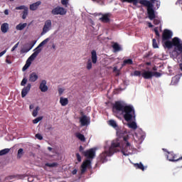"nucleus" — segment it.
<instances>
[{
	"label": "nucleus",
	"mask_w": 182,
	"mask_h": 182,
	"mask_svg": "<svg viewBox=\"0 0 182 182\" xmlns=\"http://www.w3.org/2000/svg\"><path fill=\"white\" fill-rule=\"evenodd\" d=\"M6 53V50H4L1 53H0V58H2V55Z\"/></svg>",
	"instance_id": "45"
},
{
	"label": "nucleus",
	"mask_w": 182,
	"mask_h": 182,
	"mask_svg": "<svg viewBox=\"0 0 182 182\" xmlns=\"http://www.w3.org/2000/svg\"><path fill=\"white\" fill-rule=\"evenodd\" d=\"M52 29V20H47L44 23V26L43 27V31L41 33V36H43V35H46L49 31Z\"/></svg>",
	"instance_id": "8"
},
{
	"label": "nucleus",
	"mask_w": 182,
	"mask_h": 182,
	"mask_svg": "<svg viewBox=\"0 0 182 182\" xmlns=\"http://www.w3.org/2000/svg\"><path fill=\"white\" fill-rule=\"evenodd\" d=\"M117 135L119 139L113 140L111 146H105V151L100 155V160L102 163L107 161V157H112L115 153L121 150L124 156H132L134 154V148L129 142V135L126 129L117 132Z\"/></svg>",
	"instance_id": "1"
},
{
	"label": "nucleus",
	"mask_w": 182,
	"mask_h": 182,
	"mask_svg": "<svg viewBox=\"0 0 182 182\" xmlns=\"http://www.w3.org/2000/svg\"><path fill=\"white\" fill-rule=\"evenodd\" d=\"M76 137H77L79 139V140H80L81 141H85V140H86V138H85V135L82 134L80 133H77Z\"/></svg>",
	"instance_id": "27"
},
{
	"label": "nucleus",
	"mask_w": 182,
	"mask_h": 182,
	"mask_svg": "<svg viewBox=\"0 0 182 182\" xmlns=\"http://www.w3.org/2000/svg\"><path fill=\"white\" fill-rule=\"evenodd\" d=\"M80 151L83 154V146H80Z\"/></svg>",
	"instance_id": "48"
},
{
	"label": "nucleus",
	"mask_w": 182,
	"mask_h": 182,
	"mask_svg": "<svg viewBox=\"0 0 182 182\" xmlns=\"http://www.w3.org/2000/svg\"><path fill=\"white\" fill-rule=\"evenodd\" d=\"M39 79V76L37 75L36 73H32L29 75L28 80L29 82H36Z\"/></svg>",
	"instance_id": "16"
},
{
	"label": "nucleus",
	"mask_w": 182,
	"mask_h": 182,
	"mask_svg": "<svg viewBox=\"0 0 182 182\" xmlns=\"http://www.w3.org/2000/svg\"><path fill=\"white\" fill-rule=\"evenodd\" d=\"M31 87H32V85L31 83H28L26 87H24L21 91V97H26V95L29 93L31 91Z\"/></svg>",
	"instance_id": "14"
},
{
	"label": "nucleus",
	"mask_w": 182,
	"mask_h": 182,
	"mask_svg": "<svg viewBox=\"0 0 182 182\" xmlns=\"http://www.w3.org/2000/svg\"><path fill=\"white\" fill-rule=\"evenodd\" d=\"M146 137V133L139 129L135 134L134 135V140L137 144H141L143 143V140Z\"/></svg>",
	"instance_id": "6"
},
{
	"label": "nucleus",
	"mask_w": 182,
	"mask_h": 182,
	"mask_svg": "<svg viewBox=\"0 0 182 182\" xmlns=\"http://www.w3.org/2000/svg\"><path fill=\"white\" fill-rule=\"evenodd\" d=\"M18 46H19V42L14 46V47L11 48V52H14V50H15L18 48Z\"/></svg>",
	"instance_id": "39"
},
{
	"label": "nucleus",
	"mask_w": 182,
	"mask_h": 182,
	"mask_svg": "<svg viewBox=\"0 0 182 182\" xmlns=\"http://www.w3.org/2000/svg\"><path fill=\"white\" fill-rule=\"evenodd\" d=\"M48 150H49V151H52L53 149H52V147H48Z\"/></svg>",
	"instance_id": "57"
},
{
	"label": "nucleus",
	"mask_w": 182,
	"mask_h": 182,
	"mask_svg": "<svg viewBox=\"0 0 182 182\" xmlns=\"http://www.w3.org/2000/svg\"><path fill=\"white\" fill-rule=\"evenodd\" d=\"M114 72H117V67L114 68Z\"/></svg>",
	"instance_id": "56"
},
{
	"label": "nucleus",
	"mask_w": 182,
	"mask_h": 182,
	"mask_svg": "<svg viewBox=\"0 0 182 182\" xmlns=\"http://www.w3.org/2000/svg\"><path fill=\"white\" fill-rule=\"evenodd\" d=\"M28 181H31V180L28 178Z\"/></svg>",
	"instance_id": "58"
},
{
	"label": "nucleus",
	"mask_w": 182,
	"mask_h": 182,
	"mask_svg": "<svg viewBox=\"0 0 182 182\" xmlns=\"http://www.w3.org/2000/svg\"><path fill=\"white\" fill-rule=\"evenodd\" d=\"M97 54L96 53V50H92L91 52V60H89L87 63V69H88V70H90V69H92V63L95 65L97 63Z\"/></svg>",
	"instance_id": "7"
},
{
	"label": "nucleus",
	"mask_w": 182,
	"mask_h": 182,
	"mask_svg": "<svg viewBox=\"0 0 182 182\" xmlns=\"http://www.w3.org/2000/svg\"><path fill=\"white\" fill-rule=\"evenodd\" d=\"M133 64V60L132 59H127L124 60L123 63V66H124V65H132Z\"/></svg>",
	"instance_id": "32"
},
{
	"label": "nucleus",
	"mask_w": 182,
	"mask_h": 182,
	"mask_svg": "<svg viewBox=\"0 0 182 182\" xmlns=\"http://www.w3.org/2000/svg\"><path fill=\"white\" fill-rule=\"evenodd\" d=\"M180 81V75H176L172 78L171 85H177Z\"/></svg>",
	"instance_id": "26"
},
{
	"label": "nucleus",
	"mask_w": 182,
	"mask_h": 182,
	"mask_svg": "<svg viewBox=\"0 0 182 182\" xmlns=\"http://www.w3.org/2000/svg\"><path fill=\"white\" fill-rule=\"evenodd\" d=\"M39 110H41V107H39V106L36 107L35 109L32 112V116L33 117H36V116H38V114L39 113Z\"/></svg>",
	"instance_id": "25"
},
{
	"label": "nucleus",
	"mask_w": 182,
	"mask_h": 182,
	"mask_svg": "<svg viewBox=\"0 0 182 182\" xmlns=\"http://www.w3.org/2000/svg\"><path fill=\"white\" fill-rule=\"evenodd\" d=\"M148 26L149 28H153V25L150 22H148Z\"/></svg>",
	"instance_id": "50"
},
{
	"label": "nucleus",
	"mask_w": 182,
	"mask_h": 182,
	"mask_svg": "<svg viewBox=\"0 0 182 182\" xmlns=\"http://www.w3.org/2000/svg\"><path fill=\"white\" fill-rule=\"evenodd\" d=\"M35 44H33L30 48L28 47V46H24L21 48L20 53L21 54L23 53H28V52H29V50H31V49H32V48H33Z\"/></svg>",
	"instance_id": "19"
},
{
	"label": "nucleus",
	"mask_w": 182,
	"mask_h": 182,
	"mask_svg": "<svg viewBox=\"0 0 182 182\" xmlns=\"http://www.w3.org/2000/svg\"><path fill=\"white\" fill-rule=\"evenodd\" d=\"M141 76L144 79H151V77H160L161 76V73L157 72H153L150 70H143L141 71Z\"/></svg>",
	"instance_id": "5"
},
{
	"label": "nucleus",
	"mask_w": 182,
	"mask_h": 182,
	"mask_svg": "<svg viewBox=\"0 0 182 182\" xmlns=\"http://www.w3.org/2000/svg\"><path fill=\"white\" fill-rule=\"evenodd\" d=\"M155 33H156V36H160V33H159V31H156V32H155Z\"/></svg>",
	"instance_id": "54"
},
{
	"label": "nucleus",
	"mask_w": 182,
	"mask_h": 182,
	"mask_svg": "<svg viewBox=\"0 0 182 182\" xmlns=\"http://www.w3.org/2000/svg\"><path fill=\"white\" fill-rule=\"evenodd\" d=\"M108 124L114 129H117V122L114 119H110L108 121Z\"/></svg>",
	"instance_id": "24"
},
{
	"label": "nucleus",
	"mask_w": 182,
	"mask_h": 182,
	"mask_svg": "<svg viewBox=\"0 0 182 182\" xmlns=\"http://www.w3.org/2000/svg\"><path fill=\"white\" fill-rule=\"evenodd\" d=\"M90 167H91L90 160L87 159L84 161L80 168L81 174L86 173V171L87 170V168H90Z\"/></svg>",
	"instance_id": "11"
},
{
	"label": "nucleus",
	"mask_w": 182,
	"mask_h": 182,
	"mask_svg": "<svg viewBox=\"0 0 182 182\" xmlns=\"http://www.w3.org/2000/svg\"><path fill=\"white\" fill-rule=\"evenodd\" d=\"M4 14H6V15H9V10L6 9V10L4 11Z\"/></svg>",
	"instance_id": "47"
},
{
	"label": "nucleus",
	"mask_w": 182,
	"mask_h": 182,
	"mask_svg": "<svg viewBox=\"0 0 182 182\" xmlns=\"http://www.w3.org/2000/svg\"><path fill=\"white\" fill-rule=\"evenodd\" d=\"M39 89L41 92H42L43 93L48 92V90H49V87L47 85L46 80H43L41 81Z\"/></svg>",
	"instance_id": "13"
},
{
	"label": "nucleus",
	"mask_w": 182,
	"mask_h": 182,
	"mask_svg": "<svg viewBox=\"0 0 182 182\" xmlns=\"http://www.w3.org/2000/svg\"><path fill=\"white\" fill-rule=\"evenodd\" d=\"M28 82V79H26V77H24L21 82V86H25V85Z\"/></svg>",
	"instance_id": "35"
},
{
	"label": "nucleus",
	"mask_w": 182,
	"mask_h": 182,
	"mask_svg": "<svg viewBox=\"0 0 182 182\" xmlns=\"http://www.w3.org/2000/svg\"><path fill=\"white\" fill-rule=\"evenodd\" d=\"M36 139H38V140H42L43 139V137L42 136V135L41 134H36Z\"/></svg>",
	"instance_id": "40"
},
{
	"label": "nucleus",
	"mask_w": 182,
	"mask_h": 182,
	"mask_svg": "<svg viewBox=\"0 0 182 182\" xmlns=\"http://www.w3.org/2000/svg\"><path fill=\"white\" fill-rule=\"evenodd\" d=\"M76 157H77V161H82V157L80 156V154H79V153L76 154Z\"/></svg>",
	"instance_id": "41"
},
{
	"label": "nucleus",
	"mask_w": 182,
	"mask_h": 182,
	"mask_svg": "<svg viewBox=\"0 0 182 182\" xmlns=\"http://www.w3.org/2000/svg\"><path fill=\"white\" fill-rule=\"evenodd\" d=\"M66 9L63 7L57 6L52 10L51 14L53 15H66Z\"/></svg>",
	"instance_id": "10"
},
{
	"label": "nucleus",
	"mask_w": 182,
	"mask_h": 182,
	"mask_svg": "<svg viewBox=\"0 0 182 182\" xmlns=\"http://www.w3.org/2000/svg\"><path fill=\"white\" fill-rule=\"evenodd\" d=\"M58 164L56 163H53V164H46V166H47L48 167H55V166H57Z\"/></svg>",
	"instance_id": "38"
},
{
	"label": "nucleus",
	"mask_w": 182,
	"mask_h": 182,
	"mask_svg": "<svg viewBox=\"0 0 182 182\" xmlns=\"http://www.w3.org/2000/svg\"><path fill=\"white\" fill-rule=\"evenodd\" d=\"M76 173H77V170L74 169V170L73 171V174H76Z\"/></svg>",
	"instance_id": "52"
},
{
	"label": "nucleus",
	"mask_w": 182,
	"mask_h": 182,
	"mask_svg": "<svg viewBox=\"0 0 182 182\" xmlns=\"http://www.w3.org/2000/svg\"><path fill=\"white\" fill-rule=\"evenodd\" d=\"M60 103L61 106H66L68 105V103H69V100H68V98L61 97L60 98Z\"/></svg>",
	"instance_id": "21"
},
{
	"label": "nucleus",
	"mask_w": 182,
	"mask_h": 182,
	"mask_svg": "<svg viewBox=\"0 0 182 182\" xmlns=\"http://www.w3.org/2000/svg\"><path fill=\"white\" fill-rule=\"evenodd\" d=\"M6 63H8L9 65H11V63H12V62H11V60H8V59L6 60Z\"/></svg>",
	"instance_id": "51"
},
{
	"label": "nucleus",
	"mask_w": 182,
	"mask_h": 182,
	"mask_svg": "<svg viewBox=\"0 0 182 182\" xmlns=\"http://www.w3.org/2000/svg\"><path fill=\"white\" fill-rule=\"evenodd\" d=\"M180 4H182V0H178L176 1V5H180Z\"/></svg>",
	"instance_id": "49"
},
{
	"label": "nucleus",
	"mask_w": 182,
	"mask_h": 182,
	"mask_svg": "<svg viewBox=\"0 0 182 182\" xmlns=\"http://www.w3.org/2000/svg\"><path fill=\"white\" fill-rule=\"evenodd\" d=\"M122 2H129V4H133L135 6H137L138 4H141V5H144V6H146L147 8V14L148 18L150 21H153V19H156V11L153 9V6L156 5L157 8L160 6V1L158 0H151L149 1L147 0H122Z\"/></svg>",
	"instance_id": "3"
},
{
	"label": "nucleus",
	"mask_w": 182,
	"mask_h": 182,
	"mask_svg": "<svg viewBox=\"0 0 182 182\" xmlns=\"http://www.w3.org/2000/svg\"><path fill=\"white\" fill-rule=\"evenodd\" d=\"M92 1H93V2H97L100 5H102L103 4V0H92Z\"/></svg>",
	"instance_id": "44"
},
{
	"label": "nucleus",
	"mask_w": 182,
	"mask_h": 182,
	"mask_svg": "<svg viewBox=\"0 0 182 182\" xmlns=\"http://www.w3.org/2000/svg\"><path fill=\"white\" fill-rule=\"evenodd\" d=\"M154 25H159V23H160V20H159L157 18H154Z\"/></svg>",
	"instance_id": "43"
},
{
	"label": "nucleus",
	"mask_w": 182,
	"mask_h": 182,
	"mask_svg": "<svg viewBox=\"0 0 182 182\" xmlns=\"http://www.w3.org/2000/svg\"><path fill=\"white\" fill-rule=\"evenodd\" d=\"M11 151V149H4L3 150L0 151V156H5V154H8Z\"/></svg>",
	"instance_id": "30"
},
{
	"label": "nucleus",
	"mask_w": 182,
	"mask_h": 182,
	"mask_svg": "<svg viewBox=\"0 0 182 182\" xmlns=\"http://www.w3.org/2000/svg\"><path fill=\"white\" fill-rule=\"evenodd\" d=\"M112 48L114 49V52H120V50H122V46H120V45L117 44V43H114L112 45Z\"/></svg>",
	"instance_id": "23"
},
{
	"label": "nucleus",
	"mask_w": 182,
	"mask_h": 182,
	"mask_svg": "<svg viewBox=\"0 0 182 182\" xmlns=\"http://www.w3.org/2000/svg\"><path fill=\"white\" fill-rule=\"evenodd\" d=\"M112 112L119 117L122 116L125 122H127V126L132 130H137V122H136V111L132 105H129L124 102H117L113 106Z\"/></svg>",
	"instance_id": "2"
},
{
	"label": "nucleus",
	"mask_w": 182,
	"mask_h": 182,
	"mask_svg": "<svg viewBox=\"0 0 182 182\" xmlns=\"http://www.w3.org/2000/svg\"><path fill=\"white\" fill-rule=\"evenodd\" d=\"M23 154H25V151H23V149H19L17 153V158L21 159Z\"/></svg>",
	"instance_id": "28"
},
{
	"label": "nucleus",
	"mask_w": 182,
	"mask_h": 182,
	"mask_svg": "<svg viewBox=\"0 0 182 182\" xmlns=\"http://www.w3.org/2000/svg\"><path fill=\"white\" fill-rule=\"evenodd\" d=\"M154 31L155 33H156V32H159V28H155L154 29Z\"/></svg>",
	"instance_id": "53"
},
{
	"label": "nucleus",
	"mask_w": 182,
	"mask_h": 182,
	"mask_svg": "<svg viewBox=\"0 0 182 182\" xmlns=\"http://www.w3.org/2000/svg\"><path fill=\"white\" fill-rule=\"evenodd\" d=\"M28 26V23H19L16 26V31H23L25 29L26 26Z\"/></svg>",
	"instance_id": "20"
},
{
	"label": "nucleus",
	"mask_w": 182,
	"mask_h": 182,
	"mask_svg": "<svg viewBox=\"0 0 182 182\" xmlns=\"http://www.w3.org/2000/svg\"><path fill=\"white\" fill-rule=\"evenodd\" d=\"M80 126H89L90 124V117L82 115L80 117Z\"/></svg>",
	"instance_id": "12"
},
{
	"label": "nucleus",
	"mask_w": 182,
	"mask_h": 182,
	"mask_svg": "<svg viewBox=\"0 0 182 182\" xmlns=\"http://www.w3.org/2000/svg\"><path fill=\"white\" fill-rule=\"evenodd\" d=\"M133 75L134 76H141V72H140L139 70H136L134 72Z\"/></svg>",
	"instance_id": "37"
},
{
	"label": "nucleus",
	"mask_w": 182,
	"mask_h": 182,
	"mask_svg": "<svg viewBox=\"0 0 182 182\" xmlns=\"http://www.w3.org/2000/svg\"><path fill=\"white\" fill-rule=\"evenodd\" d=\"M9 31V23H4L1 26V31L2 33H8Z\"/></svg>",
	"instance_id": "15"
},
{
	"label": "nucleus",
	"mask_w": 182,
	"mask_h": 182,
	"mask_svg": "<svg viewBox=\"0 0 182 182\" xmlns=\"http://www.w3.org/2000/svg\"><path fill=\"white\" fill-rule=\"evenodd\" d=\"M34 108H35V104L30 105V106H29L30 110H32V109H34Z\"/></svg>",
	"instance_id": "46"
},
{
	"label": "nucleus",
	"mask_w": 182,
	"mask_h": 182,
	"mask_svg": "<svg viewBox=\"0 0 182 182\" xmlns=\"http://www.w3.org/2000/svg\"><path fill=\"white\" fill-rule=\"evenodd\" d=\"M10 1H14V0H10Z\"/></svg>",
	"instance_id": "59"
},
{
	"label": "nucleus",
	"mask_w": 182,
	"mask_h": 182,
	"mask_svg": "<svg viewBox=\"0 0 182 182\" xmlns=\"http://www.w3.org/2000/svg\"><path fill=\"white\" fill-rule=\"evenodd\" d=\"M96 148H92L82 153L87 159H95V156H96Z\"/></svg>",
	"instance_id": "9"
},
{
	"label": "nucleus",
	"mask_w": 182,
	"mask_h": 182,
	"mask_svg": "<svg viewBox=\"0 0 182 182\" xmlns=\"http://www.w3.org/2000/svg\"><path fill=\"white\" fill-rule=\"evenodd\" d=\"M134 167H136V168H139V170H142V171H144V170L147 168V166H144L142 163L134 164Z\"/></svg>",
	"instance_id": "22"
},
{
	"label": "nucleus",
	"mask_w": 182,
	"mask_h": 182,
	"mask_svg": "<svg viewBox=\"0 0 182 182\" xmlns=\"http://www.w3.org/2000/svg\"><path fill=\"white\" fill-rule=\"evenodd\" d=\"M153 42V48H154L155 49H157L159 48V45H157V41H156V39H153L152 40Z\"/></svg>",
	"instance_id": "34"
},
{
	"label": "nucleus",
	"mask_w": 182,
	"mask_h": 182,
	"mask_svg": "<svg viewBox=\"0 0 182 182\" xmlns=\"http://www.w3.org/2000/svg\"><path fill=\"white\" fill-rule=\"evenodd\" d=\"M42 4L41 1H37L30 5V11H36L39 8V6Z\"/></svg>",
	"instance_id": "17"
},
{
	"label": "nucleus",
	"mask_w": 182,
	"mask_h": 182,
	"mask_svg": "<svg viewBox=\"0 0 182 182\" xmlns=\"http://www.w3.org/2000/svg\"><path fill=\"white\" fill-rule=\"evenodd\" d=\"M43 116H40V117L34 119L33 120V124H38V123H39V122H41V120H43Z\"/></svg>",
	"instance_id": "29"
},
{
	"label": "nucleus",
	"mask_w": 182,
	"mask_h": 182,
	"mask_svg": "<svg viewBox=\"0 0 182 182\" xmlns=\"http://www.w3.org/2000/svg\"><path fill=\"white\" fill-rule=\"evenodd\" d=\"M28 11H29V9L28 7L25 10H23V16H22L23 19H26V17L28 16Z\"/></svg>",
	"instance_id": "31"
},
{
	"label": "nucleus",
	"mask_w": 182,
	"mask_h": 182,
	"mask_svg": "<svg viewBox=\"0 0 182 182\" xmlns=\"http://www.w3.org/2000/svg\"><path fill=\"white\" fill-rule=\"evenodd\" d=\"M100 21L105 23L109 22V21H110V14H103L102 17L100 18Z\"/></svg>",
	"instance_id": "18"
},
{
	"label": "nucleus",
	"mask_w": 182,
	"mask_h": 182,
	"mask_svg": "<svg viewBox=\"0 0 182 182\" xmlns=\"http://www.w3.org/2000/svg\"><path fill=\"white\" fill-rule=\"evenodd\" d=\"M64 92H65L64 88H59V89H58V93H59V95H63Z\"/></svg>",
	"instance_id": "42"
},
{
	"label": "nucleus",
	"mask_w": 182,
	"mask_h": 182,
	"mask_svg": "<svg viewBox=\"0 0 182 182\" xmlns=\"http://www.w3.org/2000/svg\"><path fill=\"white\" fill-rule=\"evenodd\" d=\"M61 4L64 6H68V4H69V0H61Z\"/></svg>",
	"instance_id": "36"
},
{
	"label": "nucleus",
	"mask_w": 182,
	"mask_h": 182,
	"mask_svg": "<svg viewBox=\"0 0 182 182\" xmlns=\"http://www.w3.org/2000/svg\"><path fill=\"white\" fill-rule=\"evenodd\" d=\"M27 8L28 6L23 5V6L16 7V9L17 11H21V10L25 11Z\"/></svg>",
	"instance_id": "33"
},
{
	"label": "nucleus",
	"mask_w": 182,
	"mask_h": 182,
	"mask_svg": "<svg viewBox=\"0 0 182 182\" xmlns=\"http://www.w3.org/2000/svg\"><path fill=\"white\" fill-rule=\"evenodd\" d=\"M49 41H50V38H46L33 50V53L27 59L25 65L23 67V72H25V70H26L29 68V66L32 65V62H33V60L36 59L40 52H42V46H45V45H46L49 42Z\"/></svg>",
	"instance_id": "4"
},
{
	"label": "nucleus",
	"mask_w": 182,
	"mask_h": 182,
	"mask_svg": "<svg viewBox=\"0 0 182 182\" xmlns=\"http://www.w3.org/2000/svg\"><path fill=\"white\" fill-rule=\"evenodd\" d=\"M52 48H53V49H56V46H55V44H53Z\"/></svg>",
	"instance_id": "55"
}]
</instances>
